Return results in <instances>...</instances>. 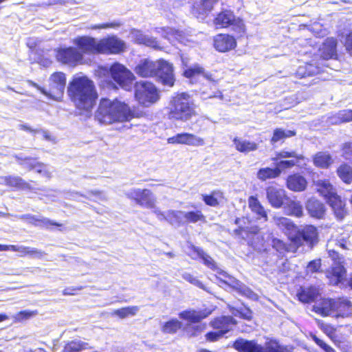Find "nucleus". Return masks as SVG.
Returning a JSON list of instances; mask_svg holds the SVG:
<instances>
[{
    "label": "nucleus",
    "instance_id": "6ab92c4d",
    "mask_svg": "<svg viewBox=\"0 0 352 352\" xmlns=\"http://www.w3.org/2000/svg\"><path fill=\"white\" fill-rule=\"evenodd\" d=\"M266 195L270 205L276 208H280L287 200L285 190L273 186L266 188Z\"/></svg>",
    "mask_w": 352,
    "mask_h": 352
},
{
    "label": "nucleus",
    "instance_id": "58836bf2",
    "mask_svg": "<svg viewBox=\"0 0 352 352\" xmlns=\"http://www.w3.org/2000/svg\"><path fill=\"white\" fill-rule=\"evenodd\" d=\"M285 209L289 215L300 217L303 214V208L300 201L288 199L285 202Z\"/></svg>",
    "mask_w": 352,
    "mask_h": 352
},
{
    "label": "nucleus",
    "instance_id": "72a5a7b5",
    "mask_svg": "<svg viewBox=\"0 0 352 352\" xmlns=\"http://www.w3.org/2000/svg\"><path fill=\"white\" fill-rule=\"evenodd\" d=\"M210 311H197L195 310H186L179 313L180 318L192 323L199 322L201 320L206 318Z\"/></svg>",
    "mask_w": 352,
    "mask_h": 352
},
{
    "label": "nucleus",
    "instance_id": "7ed1b4c3",
    "mask_svg": "<svg viewBox=\"0 0 352 352\" xmlns=\"http://www.w3.org/2000/svg\"><path fill=\"white\" fill-rule=\"evenodd\" d=\"M134 71L143 78L157 76L164 85L172 87L174 85L173 66L165 60L153 61L144 58L138 62Z\"/></svg>",
    "mask_w": 352,
    "mask_h": 352
},
{
    "label": "nucleus",
    "instance_id": "f257e3e1",
    "mask_svg": "<svg viewBox=\"0 0 352 352\" xmlns=\"http://www.w3.org/2000/svg\"><path fill=\"white\" fill-rule=\"evenodd\" d=\"M68 93L76 106L90 111L97 98L94 82L85 76H76L68 86Z\"/></svg>",
    "mask_w": 352,
    "mask_h": 352
},
{
    "label": "nucleus",
    "instance_id": "f704fd0d",
    "mask_svg": "<svg viewBox=\"0 0 352 352\" xmlns=\"http://www.w3.org/2000/svg\"><path fill=\"white\" fill-rule=\"evenodd\" d=\"M184 75L188 78L202 76L210 81H214L212 74L205 72L204 68L197 64L186 68L184 72Z\"/></svg>",
    "mask_w": 352,
    "mask_h": 352
},
{
    "label": "nucleus",
    "instance_id": "bb28decb",
    "mask_svg": "<svg viewBox=\"0 0 352 352\" xmlns=\"http://www.w3.org/2000/svg\"><path fill=\"white\" fill-rule=\"evenodd\" d=\"M335 317L347 318L352 316V303L346 298L335 299Z\"/></svg>",
    "mask_w": 352,
    "mask_h": 352
},
{
    "label": "nucleus",
    "instance_id": "bf43d9fd",
    "mask_svg": "<svg viewBox=\"0 0 352 352\" xmlns=\"http://www.w3.org/2000/svg\"><path fill=\"white\" fill-rule=\"evenodd\" d=\"M23 131H25L30 133H33L34 135H40L47 140H52L50 133L47 131L38 129H32L30 126H28L25 124H23Z\"/></svg>",
    "mask_w": 352,
    "mask_h": 352
},
{
    "label": "nucleus",
    "instance_id": "8fccbe9b",
    "mask_svg": "<svg viewBox=\"0 0 352 352\" xmlns=\"http://www.w3.org/2000/svg\"><path fill=\"white\" fill-rule=\"evenodd\" d=\"M139 311L138 306H129L122 307L119 309L114 310L112 313V316H117L120 318H125L129 316H135Z\"/></svg>",
    "mask_w": 352,
    "mask_h": 352
},
{
    "label": "nucleus",
    "instance_id": "69168bd1",
    "mask_svg": "<svg viewBox=\"0 0 352 352\" xmlns=\"http://www.w3.org/2000/svg\"><path fill=\"white\" fill-rule=\"evenodd\" d=\"M201 97L203 99L212 98H219L220 99L223 98V95L221 92L219 90L217 91H211L210 92H207L206 91H202Z\"/></svg>",
    "mask_w": 352,
    "mask_h": 352
},
{
    "label": "nucleus",
    "instance_id": "4c0bfd02",
    "mask_svg": "<svg viewBox=\"0 0 352 352\" xmlns=\"http://www.w3.org/2000/svg\"><path fill=\"white\" fill-rule=\"evenodd\" d=\"M23 221L32 223L36 226L43 228H48L51 226H60L61 224L54 222L47 218L41 217L39 216L34 217L30 214L23 215Z\"/></svg>",
    "mask_w": 352,
    "mask_h": 352
},
{
    "label": "nucleus",
    "instance_id": "603ef678",
    "mask_svg": "<svg viewBox=\"0 0 352 352\" xmlns=\"http://www.w3.org/2000/svg\"><path fill=\"white\" fill-rule=\"evenodd\" d=\"M182 327V323L177 319L170 320L164 323L162 331L165 333H175Z\"/></svg>",
    "mask_w": 352,
    "mask_h": 352
},
{
    "label": "nucleus",
    "instance_id": "c9c22d12",
    "mask_svg": "<svg viewBox=\"0 0 352 352\" xmlns=\"http://www.w3.org/2000/svg\"><path fill=\"white\" fill-rule=\"evenodd\" d=\"M202 199L206 205L217 207L223 202L225 197L223 192L216 190H213L210 195H202Z\"/></svg>",
    "mask_w": 352,
    "mask_h": 352
},
{
    "label": "nucleus",
    "instance_id": "ea45409f",
    "mask_svg": "<svg viewBox=\"0 0 352 352\" xmlns=\"http://www.w3.org/2000/svg\"><path fill=\"white\" fill-rule=\"evenodd\" d=\"M281 173V170L278 168H260L257 173L256 177L261 181H265L267 179H274L278 177Z\"/></svg>",
    "mask_w": 352,
    "mask_h": 352
},
{
    "label": "nucleus",
    "instance_id": "3c124183",
    "mask_svg": "<svg viewBox=\"0 0 352 352\" xmlns=\"http://www.w3.org/2000/svg\"><path fill=\"white\" fill-rule=\"evenodd\" d=\"M296 135V132L292 130H284L282 129H276L274 131L273 136L271 139L272 143H276L285 139L293 137Z\"/></svg>",
    "mask_w": 352,
    "mask_h": 352
},
{
    "label": "nucleus",
    "instance_id": "20e7f679",
    "mask_svg": "<svg viewBox=\"0 0 352 352\" xmlns=\"http://www.w3.org/2000/svg\"><path fill=\"white\" fill-rule=\"evenodd\" d=\"M168 116L170 119L186 122L196 116L195 105L186 93L177 94L172 97L169 104Z\"/></svg>",
    "mask_w": 352,
    "mask_h": 352
},
{
    "label": "nucleus",
    "instance_id": "de8ad7c7",
    "mask_svg": "<svg viewBox=\"0 0 352 352\" xmlns=\"http://www.w3.org/2000/svg\"><path fill=\"white\" fill-rule=\"evenodd\" d=\"M183 211L182 210H168V217L166 221L173 226L179 227L184 224Z\"/></svg>",
    "mask_w": 352,
    "mask_h": 352
},
{
    "label": "nucleus",
    "instance_id": "7c9ffc66",
    "mask_svg": "<svg viewBox=\"0 0 352 352\" xmlns=\"http://www.w3.org/2000/svg\"><path fill=\"white\" fill-rule=\"evenodd\" d=\"M327 203L331 207L335 216L338 220H342L347 214L345 208V204L342 201L340 196L336 195L327 201Z\"/></svg>",
    "mask_w": 352,
    "mask_h": 352
},
{
    "label": "nucleus",
    "instance_id": "9d476101",
    "mask_svg": "<svg viewBox=\"0 0 352 352\" xmlns=\"http://www.w3.org/2000/svg\"><path fill=\"white\" fill-rule=\"evenodd\" d=\"M112 78L124 89L129 90L134 80L133 74L124 65L116 63L110 67Z\"/></svg>",
    "mask_w": 352,
    "mask_h": 352
},
{
    "label": "nucleus",
    "instance_id": "4468645a",
    "mask_svg": "<svg viewBox=\"0 0 352 352\" xmlns=\"http://www.w3.org/2000/svg\"><path fill=\"white\" fill-rule=\"evenodd\" d=\"M56 57L57 60L63 64L76 66L82 63L83 54L76 48L69 47L57 50Z\"/></svg>",
    "mask_w": 352,
    "mask_h": 352
},
{
    "label": "nucleus",
    "instance_id": "a19ab883",
    "mask_svg": "<svg viewBox=\"0 0 352 352\" xmlns=\"http://www.w3.org/2000/svg\"><path fill=\"white\" fill-rule=\"evenodd\" d=\"M351 121H352V110L351 109L340 111L336 115L329 118V122L333 124Z\"/></svg>",
    "mask_w": 352,
    "mask_h": 352
},
{
    "label": "nucleus",
    "instance_id": "423d86ee",
    "mask_svg": "<svg viewBox=\"0 0 352 352\" xmlns=\"http://www.w3.org/2000/svg\"><path fill=\"white\" fill-rule=\"evenodd\" d=\"M135 96L140 104L148 107L160 99L159 92L156 87L148 81L137 82L135 87Z\"/></svg>",
    "mask_w": 352,
    "mask_h": 352
},
{
    "label": "nucleus",
    "instance_id": "338daca9",
    "mask_svg": "<svg viewBox=\"0 0 352 352\" xmlns=\"http://www.w3.org/2000/svg\"><path fill=\"white\" fill-rule=\"evenodd\" d=\"M321 266L320 260H314L309 263L307 269L309 272H316L319 270Z\"/></svg>",
    "mask_w": 352,
    "mask_h": 352
},
{
    "label": "nucleus",
    "instance_id": "c85d7f7f",
    "mask_svg": "<svg viewBox=\"0 0 352 352\" xmlns=\"http://www.w3.org/2000/svg\"><path fill=\"white\" fill-rule=\"evenodd\" d=\"M337 40L333 37L325 39L320 48V56L328 60L337 56L336 53Z\"/></svg>",
    "mask_w": 352,
    "mask_h": 352
},
{
    "label": "nucleus",
    "instance_id": "e433bc0d",
    "mask_svg": "<svg viewBox=\"0 0 352 352\" xmlns=\"http://www.w3.org/2000/svg\"><path fill=\"white\" fill-rule=\"evenodd\" d=\"M233 143L237 151L245 153L256 151L258 148L256 143L238 138L233 140Z\"/></svg>",
    "mask_w": 352,
    "mask_h": 352
},
{
    "label": "nucleus",
    "instance_id": "412c9836",
    "mask_svg": "<svg viewBox=\"0 0 352 352\" xmlns=\"http://www.w3.org/2000/svg\"><path fill=\"white\" fill-rule=\"evenodd\" d=\"M236 46V41L234 36L229 34H220L214 38V47L220 52H226L233 50Z\"/></svg>",
    "mask_w": 352,
    "mask_h": 352
},
{
    "label": "nucleus",
    "instance_id": "774afa93",
    "mask_svg": "<svg viewBox=\"0 0 352 352\" xmlns=\"http://www.w3.org/2000/svg\"><path fill=\"white\" fill-rule=\"evenodd\" d=\"M344 44L347 52L352 56V31L346 35Z\"/></svg>",
    "mask_w": 352,
    "mask_h": 352
},
{
    "label": "nucleus",
    "instance_id": "0e129e2a",
    "mask_svg": "<svg viewBox=\"0 0 352 352\" xmlns=\"http://www.w3.org/2000/svg\"><path fill=\"white\" fill-rule=\"evenodd\" d=\"M23 256L26 255H30L36 258H41L43 256V253L34 248H25L23 247Z\"/></svg>",
    "mask_w": 352,
    "mask_h": 352
},
{
    "label": "nucleus",
    "instance_id": "39448f33",
    "mask_svg": "<svg viewBox=\"0 0 352 352\" xmlns=\"http://www.w3.org/2000/svg\"><path fill=\"white\" fill-rule=\"evenodd\" d=\"M28 83L40 90L44 95L56 100H59L64 93L66 85V77L63 72H55L49 78L48 91L40 87L36 84L28 80Z\"/></svg>",
    "mask_w": 352,
    "mask_h": 352
},
{
    "label": "nucleus",
    "instance_id": "a211bd4d",
    "mask_svg": "<svg viewBox=\"0 0 352 352\" xmlns=\"http://www.w3.org/2000/svg\"><path fill=\"white\" fill-rule=\"evenodd\" d=\"M273 222L278 229L288 236L292 242L294 238L296 237L298 227L290 219L283 217H274Z\"/></svg>",
    "mask_w": 352,
    "mask_h": 352
},
{
    "label": "nucleus",
    "instance_id": "052dcab7",
    "mask_svg": "<svg viewBox=\"0 0 352 352\" xmlns=\"http://www.w3.org/2000/svg\"><path fill=\"white\" fill-rule=\"evenodd\" d=\"M121 25V23L119 22H111V23H105L98 25H92L89 27L91 30H97V29H108V28H118Z\"/></svg>",
    "mask_w": 352,
    "mask_h": 352
},
{
    "label": "nucleus",
    "instance_id": "cd10ccee",
    "mask_svg": "<svg viewBox=\"0 0 352 352\" xmlns=\"http://www.w3.org/2000/svg\"><path fill=\"white\" fill-rule=\"evenodd\" d=\"M130 34L131 38L138 44H143L154 49L160 48L157 41L155 38L145 35L140 30H132Z\"/></svg>",
    "mask_w": 352,
    "mask_h": 352
},
{
    "label": "nucleus",
    "instance_id": "2eb2a0df",
    "mask_svg": "<svg viewBox=\"0 0 352 352\" xmlns=\"http://www.w3.org/2000/svg\"><path fill=\"white\" fill-rule=\"evenodd\" d=\"M126 196L146 208H154L156 199L148 189L133 188L127 192Z\"/></svg>",
    "mask_w": 352,
    "mask_h": 352
},
{
    "label": "nucleus",
    "instance_id": "e2e57ef3",
    "mask_svg": "<svg viewBox=\"0 0 352 352\" xmlns=\"http://www.w3.org/2000/svg\"><path fill=\"white\" fill-rule=\"evenodd\" d=\"M343 157L352 162V143H346L342 148Z\"/></svg>",
    "mask_w": 352,
    "mask_h": 352
},
{
    "label": "nucleus",
    "instance_id": "9b49d317",
    "mask_svg": "<svg viewBox=\"0 0 352 352\" xmlns=\"http://www.w3.org/2000/svg\"><path fill=\"white\" fill-rule=\"evenodd\" d=\"M98 54H117L124 52L126 43L116 36H111L98 40Z\"/></svg>",
    "mask_w": 352,
    "mask_h": 352
},
{
    "label": "nucleus",
    "instance_id": "aec40b11",
    "mask_svg": "<svg viewBox=\"0 0 352 352\" xmlns=\"http://www.w3.org/2000/svg\"><path fill=\"white\" fill-rule=\"evenodd\" d=\"M74 43L86 54H98V40L91 36H79L74 40Z\"/></svg>",
    "mask_w": 352,
    "mask_h": 352
},
{
    "label": "nucleus",
    "instance_id": "5701e85b",
    "mask_svg": "<svg viewBox=\"0 0 352 352\" xmlns=\"http://www.w3.org/2000/svg\"><path fill=\"white\" fill-rule=\"evenodd\" d=\"M335 299H322L313 306V311L322 316L335 317Z\"/></svg>",
    "mask_w": 352,
    "mask_h": 352
},
{
    "label": "nucleus",
    "instance_id": "4be33fe9",
    "mask_svg": "<svg viewBox=\"0 0 352 352\" xmlns=\"http://www.w3.org/2000/svg\"><path fill=\"white\" fill-rule=\"evenodd\" d=\"M326 276L330 284L337 285L342 283L346 276V270L340 261L335 262L331 267L327 271Z\"/></svg>",
    "mask_w": 352,
    "mask_h": 352
},
{
    "label": "nucleus",
    "instance_id": "393cba45",
    "mask_svg": "<svg viewBox=\"0 0 352 352\" xmlns=\"http://www.w3.org/2000/svg\"><path fill=\"white\" fill-rule=\"evenodd\" d=\"M219 0H195L192 5V13L196 17H202L210 12Z\"/></svg>",
    "mask_w": 352,
    "mask_h": 352
},
{
    "label": "nucleus",
    "instance_id": "1a4fd4ad",
    "mask_svg": "<svg viewBox=\"0 0 352 352\" xmlns=\"http://www.w3.org/2000/svg\"><path fill=\"white\" fill-rule=\"evenodd\" d=\"M218 274L221 276H216V278L221 284V287H224L225 286L232 288L242 295L251 299H254L256 298V294L254 293L250 289L247 287L235 278L228 275L226 272L221 270Z\"/></svg>",
    "mask_w": 352,
    "mask_h": 352
},
{
    "label": "nucleus",
    "instance_id": "79ce46f5",
    "mask_svg": "<svg viewBox=\"0 0 352 352\" xmlns=\"http://www.w3.org/2000/svg\"><path fill=\"white\" fill-rule=\"evenodd\" d=\"M333 163L330 154L324 152H319L316 154L314 158V164L320 168H327Z\"/></svg>",
    "mask_w": 352,
    "mask_h": 352
},
{
    "label": "nucleus",
    "instance_id": "0eeeda50",
    "mask_svg": "<svg viewBox=\"0 0 352 352\" xmlns=\"http://www.w3.org/2000/svg\"><path fill=\"white\" fill-rule=\"evenodd\" d=\"M214 24L217 28L231 27L237 33H243L245 25L241 19L236 18L233 12L230 10H224L220 12L214 20Z\"/></svg>",
    "mask_w": 352,
    "mask_h": 352
},
{
    "label": "nucleus",
    "instance_id": "f03ea898",
    "mask_svg": "<svg viewBox=\"0 0 352 352\" xmlns=\"http://www.w3.org/2000/svg\"><path fill=\"white\" fill-rule=\"evenodd\" d=\"M133 118V114L126 104L107 98L100 100L95 113L96 120L104 124L127 122Z\"/></svg>",
    "mask_w": 352,
    "mask_h": 352
},
{
    "label": "nucleus",
    "instance_id": "a878e982",
    "mask_svg": "<svg viewBox=\"0 0 352 352\" xmlns=\"http://www.w3.org/2000/svg\"><path fill=\"white\" fill-rule=\"evenodd\" d=\"M234 348L239 352H263L264 348L254 340L237 339L233 344Z\"/></svg>",
    "mask_w": 352,
    "mask_h": 352
},
{
    "label": "nucleus",
    "instance_id": "dca6fc26",
    "mask_svg": "<svg viewBox=\"0 0 352 352\" xmlns=\"http://www.w3.org/2000/svg\"><path fill=\"white\" fill-rule=\"evenodd\" d=\"M23 169H26L29 171L32 170L47 179L51 178L53 173V168L52 167L39 162L35 158L31 157H25L23 159Z\"/></svg>",
    "mask_w": 352,
    "mask_h": 352
},
{
    "label": "nucleus",
    "instance_id": "473e14b6",
    "mask_svg": "<svg viewBox=\"0 0 352 352\" xmlns=\"http://www.w3.org/2000/svg\"><path fill=\"white\" fill-rule=\"evenodd\" d=\"M306 208L309 214L312 217L316 219H322L324 216V206L323 204L316 199H309L307 203Z\"/></svg>",
    "mask_w": 352,
    "mask_h": 352
},
{
    "label": "nucleus",
    "instance_id": "2f4dec72",
    "mask_svg": "<svg viewBox=\"0 0 352 352\" xmlns=\"http://www.w3.org/2000/svg\"><path fill=\"white\" fill-rule=\"evenodd\" d=\"M307 185L306 179L298 174L289 175L287 177V186L291 190L296 192L303 191L306 188Z\"/></svg>",
    "mask_w": 352,
    "mask_h": 352
},
{
    "label": "nucleus",
    "instance_id": "b1692460",
    "mask_svg": "<svg viewBox=\"0 0 352 352\" xmlns=\"http://www.w3.org/2000/svg\"><path fill=\"white\" fill-rule=\"evenodd\" d=\"M155 32L160 34L164 38L168 40L175 45L176 41L184 43L185 35L182 31L174 30L169 27H157L155 28Z\"/></svg>",
    "mask_w": 352,
    "mask_h": 352
},
{
    "label": "nucleus",
    "instance_id": "6e6d98bb",
    "mask_svg": "<svg viewBox=\"0 0 352 352\" xmlns=\"http://www.w3.org/2000/svg\"><path fill=\"white\" fill-rule=\"evenodd\" d=\"M292 157L294 158L297 160H305V157L302 155L298 154L294 151H287L283 150L280 151L278 153H277L276 157H274L273 160H277L280 158H288Z\"/></svg>",
    "mask_w": 352,
    "mask_h": 352
},
{
    "label": "nucleus",
    "instance_id": "5fc2aeb1",
    "mask_svg": "<svg viewBox=\"0 0 352 352\" xmlns=\"http://www.w3.org/2000/svg\"><path fill=\"white\" fill-rule=\"evenodd\" d=\"M182 277L188 283H191L192 285L202 289L204 290L208 291L204 285L195 276H194L190 273H188L187 272H184L182 274Z\"/></svg>",
    "mask_w": 352,
    "mask_h": 352
},
{
    "label": "nucleus",
    "instance_id": "680f3d73",
    "mask_svg": "<svg viewBox=\"0 0 352 352\" xmlns=\"http://www.w3.org/2000/svg\"><path fill=\"white\" fill-rule=\"evenodd\" d=\"M311 338L315 343L325 352H336V351L331 346L326 344L323 340L318 338L316 336L312 335Z\"/></svg>",
    "mask_w": 352,
    "mask_h": 352
},
{
    "label": "nucleus",
    "instance_id": "864d4df0",
    "mask_svg": "<svg viewBox=\"0 0 352 352\" xmlns=\"http://www.w3.org/2000/svg\"><path fill=\"white\" fill-rule=\"evenodd\" d=\"M87 344L78 340H72L65 346V352H76L85 349Z\"/></svg>",
    "mask_w": 352,
    "mask_h": 352
},
{
    "label": "nucleus",
    "instance_id": "c03bdc74",
    "mask_svg": "<svg viewBox=\"0 0 352 352\" xmlns=\"http://www.w3.org/2000/svg\"><path fill=\"white\" fill-rule=\"evenodd\" d=\"M337 174L343 182L352 183V167L347 164H341L337 169Z\"/></svg>",
    "mask_w": 352,
    "mask_h": 352
},
{
    "label": "nucleus",
    "instance_id": "a18cd8bd",
    "mask_svg": "<svg viewBox=\"0 0 352 352\" xmlns=\"http://www.w3.org/2000/svg\"><path fill=\"white\" fill-rule=\"evenodd\" d=\"M195 250L197 255L202 259L203 263L206 266L219 274L221 270L218 267L217 265L212 257L208 255L206 252H204L203 250L200 248H197L195 249Z\"/></svg>",
    "mask_w": 352,
    "mask_h": 352
},
{
    "label": "nucleus",
    "instance_id": "f3484780",
    "mask_svg": "<svg viewBox=\"0 0 352 352\" xmlns=\"http://www.w3.org/2000/svg\"><path fill=\"white\" fill-rule=\"evenodd\" d=\"M167 142L171 144H186L192 146H200L205 144V141L202 138L189 133H177L168 138Z\"/></svg>",
    "mask_w": 352,
    "mask_h": 352
},
{
    "label": "nucleus",
    "instance_id": "09e8293b",
    "mask_svg": "<svg viewBox=\"0 0 352 352\" xmlns=\"http://www.w3.org/2000/svg\"><path fill=\"white\" fill-rule=\"evenodd\" d=\"M317 296L318 291L314 287L303 289L298 294L299 300L305 303L314 301Z\"/></svg>",
    "mask_w": 352,
    "mask_h": 352
},
{
    "label": "nucleus",
    "instance_id": "13d9d810",
    "mask_svg": "<svg viewBox=\"0 0 352 352\" xmlns=\"http://www.w3.org/2000/svg\"><path fill=\"white\" fill-rule=\"evenodd\" d=\"M302 160H281L276 164V168H278L280 170L281 168H291L294 166H301L302 165H305V163L303 164L301 163Z\"/></svg>",
    "mask_w": 352,
    "mask_h": 352
},
{
    "label": "nucleus",
    "instance_id": "37998d69",
    "mask_svg": "<svg viewBox=\"0 0 352 352\" xmlns=\"http://www.w3.org/2000/svg\"><path fill=\"white\" fill-rule=\"evenodd\" d=\"M248 204L252 212L256 213L260 218H263L265 221L267 220V213L257 198L251 196L248 199Z\"/></svg>",
    "mask_w": 352,
    "mask_h": 352
},
{
    "label": "nucleus",
    "instance_id": "49530a36",
    "mask_svg": "<svg viewBox=\"0 0 352 352\" xmlns=\"http://www.w3.org/2000/svg\"><path fill=\"white\" fill-rule=\"evenodd\" d=\"M184 224L185 223H195L198 221H205V216L201 211H183Z\"/></svg>",
    "mask_w": 352,
    "mask_h": 352
},
{
    "label": "nucleus",
    "instance_id": "4d7b16f0",
    "mask_svg": "<svg viewBox=\"0 0 352 352\" xmlns=\"http://www.w3.org/2000/svg\"><path fill=\"white\" fill-rule=\"evenodd\" d=\"M320 69L312 64H307L305 68L300 67L298 73L304 76H312L320 72Z\"/></svg>",
    "mask_w": 352,
    "mask_h": 352
},
{
    "label": "nucleus",
    "instance_id": "c756f323",
    "mask_svg": "<svg viewBox=\"0 0 352 352\" xmlns=\"http://www.w3.org/2000/svg\"><path fill=\"white\" fill-rule=\"evenodd\" d=\"M318 192L327 200L337 195L336 188L327 179H318L316 182Z\"/></svg>",
    "mask_w": 352,
    "mask_h": 352
},
{
    "label": "nucleus",
    "instance_id": "f8f14e48",
    "mask_svg": "<svg viewBox=\"0 0 352 352\" xmlns=\"http://www.w3.org/2000/svg\"><path fill=\"white\" fill-rule=\"evenodd\" d=\"M318 242V232L316 227L312 225H306L298 228L296 237L294 238L292 243L297 245L305 243L313 248Z\"/></svg>",
    "mask_w": 352,
    "mask_h": 352
},
{
    "label": "nucleus",
    "instance_id": "ddd939ff",
    "mask_svg": "<svg viewBox=\"0 0 352 352\" xmlns=\"http://www.w3.org/2000/svg\"><path fill=\"white\" fill-rule=\"evenodd\" d=\"M234 323V320L231 316H221L216 318L211 322V325L217 331L208 333L206 335V339L210 342L218 340L231 329V325Z\"/></svg>",
    "mask_w": 352,
    "mask_h": 352
},
{
    "label": "nucleus",
    "instance_id": "6e6552de",
    "mask_svg": "<svg viewBox=\"0 0 352 352\" xmlns=\"http://www.w3.org/2000/svg\"><path fill=\"white\" fill-rule=\"evenodd\" d=\"M218 274L221 276H216V278L221 284V287H224L225 286L232 288L242 295L251 299H254L256 298V294L254 293L250 289L247 287L235 278L228 275L226 272L221 270Z\"/></svg>",
    "mask_w": 352,
    "mask_h": 352
}]
</instances>
